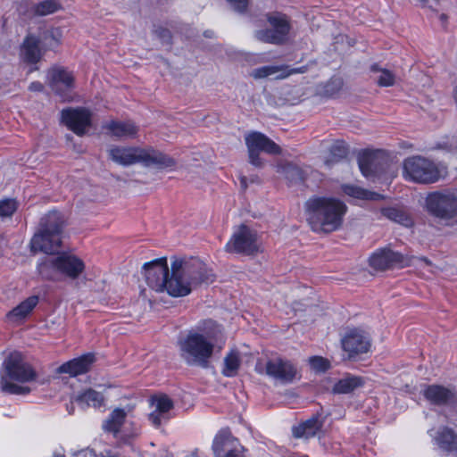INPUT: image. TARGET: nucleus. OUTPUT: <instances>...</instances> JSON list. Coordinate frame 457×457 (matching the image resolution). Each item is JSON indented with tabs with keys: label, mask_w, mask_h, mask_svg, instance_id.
<instances>
[{
	"label": "nucleus",
	"mask_w": 457,
	"mask_h": 457,
	"mask_svg": "<svg viewBox=\"0 0 457 457\" xmlns=\"http://www.w3.org/2000/svg\"><path fill=\"white\" fill-rule=\"evenodd\" d=\"M347 154L348 147L345 142L342 140H337L329 147V154L324 163L326 166L330 168L334 164L338 163L345 159Z\"/></svg>",
	"instance_id": "7c9ffc66"
},
{
	"label": "nucleus",
	"mask_w": 457,
	"mask_h": 457,
	"mask_svg": "<svg viewBox=\"0 0 457 457\" xmlns=\"http://www.w3.org/2000/svg\"><path fill=\"white\" fill-rule=\"evenodd\" d=\"M343 191L345 195L362 200H377L379 198V195L374 192H370L365 190L361 187L353 186V185H345L343 187Z\"/></svg>",
	"instance_id": "e433bc0d"
},
{
	"label": "nucleus",
	"mask_w": 457,
	"mask_h": 457,
	"mask_svg": "<svg viewBox=\"0 0 457 457\" xmlns=\"http://www.w3.org/2000/svg\"><path fill=\"white\" fill-rule=\"evenodd\" d=\"M65 226L66 220L60 212H48L40 219L38 231L31 239L32 248L49 254L57 252L61 247Z\"/></svg>",
	"instance_id": "20e7f679"
},
{
	"label": "nucleus",
	"mask_w": 457,
	"mask_h": 457,
	"mask_svg": "<svg viewBox=\"0 0 457 457\" xmlns=\"http://www.w3.org/2000/svg\"><path fill=\"white\" fill-rule=\"evenodd\" d=\"M403 173L406 179L420 184L434 183L440 178L436 165L421 156H412L404 160Z\"/></svg>",
	"instance_id": "6e6552de"
},
{
	"label": "nucleus",
	"mask_w": 457,
	"mask_h": 457,
	"mask_svg": "<svg viewBox=\"0 0 457 457\" xmlns=\"http://www.w3.org/2000/svg\"><path fill=\"white\" fill-rule=\"evenodd\" d=\"M233 10L238 13H245L248 7V0H227Z\"/></svg>",
	"instance_id": "49530a36"
},
{
	"label": "nucleus",
	"mask_w": 457,
	"mask_h": 457,
	"mask_svg": "<svg viewBox=\"0 0 457 457\" xmlns=\"http://www.w3.org/2000/svg\"><path fill=\"white\" fill-rule=\"evenodd\" d=\"M76 402L82 407L93 406L95 408H97L101 407L104 404V397L101 393L89 388L84 391L83 393L79 394L76 397Z\"/></svg>",
	"instance_id": "2f4dec72"
},
{
	"label": "nucleus",
	"mask_w": 457,
	"mask_h": 457,
	"mask_svg": "<svg viewBox=\"0 0 457 457\" xmlns=\"http://www.w3.org/2000/svg\"><path fill=\"white\" fill-rule=\"evenodd\" d=\"M103 129L108 130L109 134L112 137H134L138 132V128L135 125L134 122L128 121H118V120H111L104 125H103Z\"/></svg>",
	"instance_id": "393cba45"
},
{
	"label": "nucleus",
	"mask_w": 457,
	"mask_h": 457,
	"mask_svg": "<svg viewBox=\"0 0 457 457\" xmlns=\"http://www.w3.org/2000/svg\"><path fill=\"white\" fill-rule=\"evenodd\" d=\"M62 9V4L58 0H45L34 4L31 11L34 15L46 16Z\"/></svg>",
	"instance_id": "f704fd0d"
},
{
	"label": "nucleus",
	"mask_w": 457,
	"mask_h": 457,
	"mask_svg": "<svg viewBox=\"0 0 457 457\" xmlns=\"http://www.w3.org/2000/svg\"><path fill=\"white\" fill-rule=\"evenodd\" d=\"M288 69V66L281 65H268L253 69L251 71V76L256 79H265L270 76L277 74L278 71H284Z\"/></svg>",
	"instance_id": "ea45409f"
},
{
	"label": "nucleus",
	"mask_w": 457,
	"mask_h": 457,
	"mask_svg": "<svg viewBox=\"0 0 457 457\" xmlns=\"http://www.w3.org/2000/svg\"><path fill=\"white\" fill-rule=\"evenodd\" d=\"M37 374L26 361L21 353L13 351L3 361L0 370L1 390L10 395H24L30 392L29 386L13 383H28L36 380Z\"/></svg>",
	"instance_id": "7ed1b4c3"
},
{
	"label": "nucleus",
	"mask_w": 457,
	"mask_h": 457,
	"mask_svg": "<svg viewBox=\"0 0 457 457\" xmlns=\"http://www.w3.org/2000/svg\"><path fill=\"white\" fill-rule=\"evenodd\" d=\"M143 273L149 287L156 292L167 291L169 294L170 275L166 257L145 262L143 265Z\"/></svg>",
	"instance_id": "f8f14e48"
},
{
	"label": "nucleus",
	"mask_w": 457,
	"mask_h": 457,
	"mask_svg": "<svg viewBox=\"0 0 457 457\" xmlns=\"http://www.w3.org/2000/svg\"><path fill=\"white\" fill-rule=\"evenodd\" d=\"M240 367V360L237 353H230L224 358L222 374L225 377H234Z\"/></svg>",
	"instance_id": "58836bf2"
},
{
	"label": "nucleus",
	"mask_w": 457,
	"mask_h": 457,
	"mask_svg": "<svg viewBox=\"0 0 457 457\" xmlns=\"http://www.w3.org/2000/svg\"><path fill=\"white\" fill-rule=\"evenodd\" d=\"M343 87V80L340 78H332L324 86V95L328 97L336 96Z\"/></svg>",
	"instance_id": "a19ab883"
},
{
	"label": "nucleus",
	"mask_w": 457,
	"mask_h": 457,
	"mask_svg": "<svg viewBox=\"0 0 457 457\" xmlns=\"http://www.w3.org/2000/svg\"><path fill=\"white\" fill-rule=\"evenodd\" d=\"M212 450L214 457H246L245 447L228 428H222L216 434Z\"/></svg>",
	"instance_id": "2eb2a0df"
},
{
	"label": "nucleus",
	"mask_w": 457,
	"mask_h": 457,
	"mask_svg": "<svg viewBox=\"0 0 457 457\" xmlns=\"http://www.w3.org/2000/svg\"><path fill=\"white\" fill-rule=\"evenodd\" d=\"M421 394L433 405L445 406L450 404L455 396L454 391L442 385H423Z\"/></svg>",
	"instance_id": "412c9836"
},
{
	"label": "nucleus",
	"mask_w": 457,
	"mask_h": 457,
	"mask_svg": "<svg viewBox=\"0 0 457 457\" xmlns=\"http://www.w3.org/2000/svg\"><path fill=\"white\" fill-rule=\"evenodd\" d=\"M346 209L342 201L331 197L313 196L305 203L307 221L315 232L330 233L338 229Z\"/></svg>",
	"instance_id": "f03ea898"
},
{
	"label": "nucleus",
	"mask_w": 457,
	"mask_h": 457,
	"mask_svg": "<svg viewBox=\"0 0 457 457\" xmlns=\"http://www.w3.org/2000/svg\"><path fill=\"white\" fill-rule=\"evenodd\" d=\"M55 263L60 273L71 279H76L85 270V264L81 259L68 253H61L55 257Z\"/></svg>",
	"instance_id": "5701e85b"
},
{
	"label": "nucleus",
	"mask_w": 457,
	"mask_h": 457,
	"mask_svg": "<svg viewBox=\"0 0 457 457\" xmlns=\"http://www.w3.org/2000/svg\"><path fill=\"white\" fill-rule=\"evenodd\" d=\"M213 34H214V33H213V31H212V30H205V31L204 32V36L205 37H213Z\"/></svg>",
	"instance_id": "864d4df0"
},
{
	"label": "nucleus",
	"mask_w": 457,
	"mask_h": 457,
	"mask_svg": "<svg viewBox=\"0 0 457 457\" xmlns=\"http://www.w3.org/2000/svg\"><path fill=\"white\" fill-rule=\"evenodd\" d=\"M256 231L245 224H241L225 245V250L230 253L241 255H254L259 252Z\"/></svg>",
	"instance_id": "9b49d317"
},
{
	"label": "nucleus",
	"mask_w": 457,
	"mask_h": 457,
	"mask_svg": "<svg viewBox=\"0 0 457 457\" xmlns=\"http://www.w3.org/2000/svg\"><path fill=\"white\" fill-rule=\"evenodd\" d=\"M181 358L189 366L207 369L214 351V344L199 332L189 331L179 340Z\"/></svg>",
	"instance_id": "423d86ee"
},
{
	"label": "nucleus",
	"mask_w": 457,
	"mask_h": 457,
	"mask_svg": "<svg viewBox=\"0 0 457 457\" xmlns=\"http://www.w3.org/2000/svg\"><path fill=\"white\" fill-rule=\"evenodd\" d=\"M61 121L77 136L82 137L92 126V112L84 107L65 108L61 112Z\"/></svg>",
	"instance_id": "dca6fc26"
},
{
	"label": "nucleus",
	"mask_w": 457,
	"mask_h": 457,
	"mask_svg": "<svg viewBox=\"0 0 457 457\" xmlns=\"http://www.w3.org/2000/svg\"><path fill=\"white\" fill-rule=\"evenodd\" d=\"M40 38L29 34L25 37L21 45L20 58L24 63L30 65L29 72L39 69L37 64L42 60L46 52L44 47H40Z\"/></svg>",
	"instance_id": "6ab92c4d"
},
{
	"label": "nucleus",
	"mask_w": 457,
	"mask_h": 457,
	"mask_svg": "<svg viewBox=\"0 0 457 457\" xmlns=\"http://www.w3.org/2000/svg\"><path fill=\"white\" fill-rule=\"evenodd\" d=\"M341 344L349 358H353L370 350V337L364 330L354 328L346 331L341 339Z\"/></svg>",
	"instance_id": "a211bd4d"
},
{
	"label": "nucleus",
	"mask_w": 457,
	"mask_h": 457,
	"mask_svg": "<svg viewBox=\"0 0 457 457\" xmlns=\"http://www.w3.org/2000/svg\"><path fill=\"white\" fill-rule=\"evenodd\" d=\"M61 36L62 34L59 29H51L44 31L39 38L46 51L47 49H54L60 44Z\"/></svg>",
	"instance_id": "4c0bfd02"
},
{
	"label": "nucleus",
	"mask_w": 457,
	"mask_h": 457,
	"mask_svg": "<svg viewBox=\"0 0 457 457\" xmlns=\"http://www.w3.org/2000/svg\"><path fill=\"white\" fill-rule=\"evenodd\" d=\"M152 405L154 407L148 415L149 421L155 428H159L162 422L170 420L169 412L173 408L172 400L166 395H155L151 398Z\"/></svg>",
	"instance_id": "4be33fe9"
},
{
	"label": "nucleus",
	"mask_w": 457,
	"mask_h": 457,
	"mask_svg": "<svg viewBox=\"0 0 457 457\" xmlns=\"http://www.w3.org/2000/svg\"><path fill=\"white\" fill-rule=\"evenodd\" d=\"M309 362L311 367L318 372H325L330 367L329 361L320 356L311 357Z\"/></svg>",
	"instance_id": "37998d69"
},
{
	"label": "nucleus",
	"mask_w": 457,
	"mask_h": 457,
	"mask_svg": "<svg viewBox=\"0 0 457 457\" xmlns=\"http://www.w3.org/2000/svg\"><path fill=\"white\" fill-rule=\"evenodd\" d=\"M154 33L162 42V44H171L172 36L170 29L159 26L154 28Z\"/></svg>",
	"instance_id": "a18cd8bd"
},
{
	"label": "nucleus",
	"mask_w": 457,
	"mask_h": 457,
	"mask_svg": "<svg viewBox=\"0 0 457 457\" xmlns=\"http://www.w3.org/2000/svg\"><path fill=\"white\" fill-rule=\"evenodd\" d=\"M358 165L364 177L368 179L373 178L377 172V154L368 150L363 151L358 156Z\"/></svg>",
	"instance_id": "c85d7f7f"
},
{
	"label": "nucleus",
	"mask_w": 457,
	"mask_h": 457,
	"mask_svg": "<svg viewBox=\"0 0 457 457\" xmlns=\"http://www.w3.org/2000/svg\"><path fill=\"white\" fill-rule=\"evenodd\" d=\"M371 268L376 270L384 271L395 268L402 269L411 265V258L390 247H384L374 252L369 259Z\"/></svg>",
	"instance_id": "4468645a"
},
{
	"label": "nucleus",
	"mask_w": 457,
	"mask_h": 457,
	"mask_svg": "<svg viewBox=\"0 0 457 457\" xmlns=\"http://www.w3.org/2000/svg\"><path fill=\"white\" fill-rule=\"evenodd\" d=\"M325 419L319 413L313 414L310 419L293 427L292 433L295 438L313 437L321 430Z\"/></svg>",
	"instance_id": "b1692460"
},
{
	"label": "nucleus",
	"mask_w": 457,
	"mask_h": 457,
	"mask_svg": "<svg viewBox=\"0 0 457 457\" xmlns=\"http://www.w3.org/2000/svg\"><path fill=\"white\" fill-rule=\"evenodd\" d=\"M384 69L380 68L378 63H374L370 67V71L373 72H382Z\"/></svg>",
	"instance_id": "8fccbe9b"
},
{
	"label": "nucleus",
	"mask_w": 457,
	"mask_h": 457,
	"mask_svg": "<svg viewBox=\"0 0 457 457\" xmlns=\"http://www.w3.org/2000/svg\"><path fill=\"white\" fill-rule=\"evenodd\" d=\"M428 212L441 220L457 217V191L443 189L429 193L426 197Z\"/></svg>",
	"instance_id": "0eeeda50"
},
{
	"label": "nucleus",
	"mask_w": 457,
	"mask_h": 457,
	"mask_svg": "<svg viewBox=\"0 0 457 457\" xmlns=\"http://www.w3.org/2000/svg\"><path fill=\"white\" fill-rule=\"evenodd\" d=\"M381 212L386 218L406 228H410L413 225L411 217L403 210L395 207H387L383 208Z\"/></svg>",
	"instance_id": "72a5a7b5"
},
{
	"label": "nucleus",
	"mask_w": 457,
	"mask_h": 457,
	"mask_svg": "<svg viewBox=\"0 0 457 457\" xmlns=\"http://www.w3.org/2000/svg\"><path fill=\"white\" fill-rule=\"evenodd\" d=\"M37 271L43 279L56 280L59 271L55 263V257L46 258L45 261L41 262L37 265Z\"/></svg>",
	"instance_id": "c9c22d12"
},
{
	"label": "nucleus",
	"mask_w": 457,
	"mask_h": 457,
	"mask_svg": "<svg viewBox=\"0 0 457 457\" xmlns=\"http://www.w3.org/2000/svg\"><path fill=\"white\" fill-rule=\"evenodd\" d=\"M420 260L423 261L428 265L431 264V262L427 257H421Z\"/></svg>",
	"instance_id": "6e6d98bb"
},
{
	"label": "nucleus",
	"mask_w": 457,
	"mask_h": 457,
	"mask_svg": "<svg viewBox=\"0 0 457 457\" xmlns=\"http://www.w3.org/2000/svg\"><path fill=\"white\" fill-rule=\"evenodd\" d=\"M38 302L39 297L37 295L28 297L7 313V319L13 322L24 320L37 305Z\"/></svg>",
	"instance_id": "a878e982"
},
{
	"label": "nucleus",
	"mask_w": 457,
	"mask_h": 457,
	"mask_svg": "<svg viewBox=\"0 0 457 457\" xmlns=\"http://www.w3.org/2000/svg\"><path fill=\"white\" fill-rule=\"evenodd\" d=\"M215 278L212 270L197 258H174L170 265L169 295L172 297L186 296L197 286L212 283Z\"/></svg>",
	"instance_id": "f257e3e1"
},
{
	"label": "nucleus",
	"mask_w": 457,
	"mask_h": 457,
	"mask_svg": "<svg viewBox=\"0 0 457 457\" xmlns=\"http://www.w3.org/2000/svg\"><path fill=\"white\" fill-rule=\"evenodd\" d=\"M109 156L113 162L123 166L141 162L145 167L155 166L163 169L175 165L173 158L154 149L115 146L109 150Z\"/></svg>",
	"instance_id": "39448f33"
},
{
	"label": "nucleus",
	"mask_w": 457,
	"mask_h": 457,
	"mask_svg": "<svg viewBox=\"0 0 457 457\" xmlns=\"http://www.w3.org/2000/svg\"><path fill=\"white\" fill-rule=\"evenodd\" d=\"M240 184L244 190L247 187V178L245 176L240 177Z\"/></svg>",
	"instance_id": "3c124183"
},
{
	"label": "nucleus",
	"mask_w": 457,
	"mask_h": 457,
	"mask_svg": "<svg viewBox=\"0 0 457 457\" xmlns=\"http://www.w3.org/2000/svg\"><path fill=\"white\" fill-rule=\"evenodd\" d=\"M255 370L283 384L292 383L298 377L296 365L292 361L281 357L270 359L265 365L258 361Z\"/></svg>",
	"instance_id": "9d476101"
},
{
	"label": "nucleus",
	"mask_w": 457,
	"mask_h": 457,
	"mask_svg": "<svg viewBox=\"0 0 457 457\" xmlns=\"http://www.w3.org/2000/svg\"><path fill=\"white\" fill-rule=\"evenodd\" d=\"M87 455H89V457H92L91 453H87L86 451H80L76 453L75 457H87Z\"/></svg>",
	"instance_id": "603ef678"
},
{
	"label": "nucleus",
	"mask_w": 457,
	"mask_h": 457,
	"mask_svg": "<svg viewBox=\"0 0 457 457\" xmlns=\"http://www.w3.org/2000/svg\"><path fill=\"white\" fill-rule=\"evenodd\" d=\"M48 85L62 101H71V92L74 87V77L71 72L62 67L50 69L48 71Z\"/></svg>",
	"instance_id": "f3484780"
},
{
	"label": "nucleus",
	"mask_w": 457,
	"mask_h": 457,
	"mask_svg": "<svg viewBox=\"0 0 457 457\" xmlns=\"http://www.w3.org/2000/svg\"><path fill=\"white\" fill-rule=\"evenodd\" d=\"M127 412L121 408L114 409L103 423V429L104 432L111 433L114 436L120 431V428L125 422Z\"/></svg>",
	"instance_id": "cd10ccee"
},
{
	"label": "nucleus",
	"mask_w": 457,
	"mask_h": 457,
	"mask_svg": "<svg viewBox=\"0 0 457 457\" xmlns=\"http://www.w3.org/2000/svg\"><path fill=\"white\" fill-rule=\"evenodd\" d=\"M435 441L439 448L447 453L457 450V435L447 427L438 429Z\"/></svg>",
	"instance_id": "bb28decb"
},
{
	"label": "nucleus",
	"mask_w": 457,
	"mask_h": 457,
	"mask_svg": "<svg viewBox=\"0 0 457 457\" xmlns=\"http://www.w3.org/2000/svg\"><path fill=\"white\" fill-rule=\"evenodd\" d=\"M266 20L270 29L255 31V38L263 43L273 45L284 44L291 29L287 16L278 12H273L266 14Z\"/></svg>",
	"instance_id": "1a4fd4ad"
},
{
	"label": "nucleus",
	"mask_w": 457,
	"mask_h": 457,
	"mask_svg": "<svg viewBox=\"0 0 457 457\" xmlns=\"http://www.w3.org/2000/svg\"><path fill=\"white\" fill-rule=\"evenodd\" d=\"M440 20H441V21H442V22H445V21H446V20H447V15H446V14H445V13H442V14L440 15Z\"/></svg>",
	"instance_id": "5fc2aeb1"
},
{
	"label": "nucleus",
	"mask_w": 457,
	"mask_h": 457,
	"mask_svg": "<svg viewBox=\"0 0 457 457\" xmlns=\"http://www.w3.org/2000/svg\"><path fill=\"white\" fill-rule=\"evenodd\" d=\"M306 71H307V67L306 66H302V67H299V68L291 69L290 71H287L285 73H282V74H279V75L276 76V79H285V78H287V76H289L291 74L304 73Z\"/></svg>",
	"instance_id": "de8ad7c7"
},
{
	"label": "nucleus",
	"mask_w": 457,
	"mask_h": 457,
	"mask_svg": "<svg viewBox=\"0 0 457 457\" xmlns=\"http://www.w3.org/2000/svg\"><path fill=\"white\" fill-rule=\"evenodd\" d=\"M280 172L290 184H300L305 180L304 171L296 164L286 162L280 166Z\"/></svg>",
	"instance_id": "473e14b6"
},
{
	"label": "nucleus",
	"mask_w": 457,
	"mask_h": 457,
	"mask_svg": "<svg viewBox=\"0 0 457 457\" xmlns=\"http://www.w3.org/2000/svg\"><path fill=\"white\" fill-rule=\"evenodd\" d=\"M95 361V354L87 353L62 363L56 369L55 372L57 374H68L70 377L74 378L88 372Z\"/></svg>",
	"instance_id": "aec40b11"
},
{
	"label": "nucleus",
	"mask_w": 457,
	"mask_h": 457,
	"mask_svg": "<svg viewBox=\"0 0 457 457\" xmlns=\"http://www.w3.org/2000/svg\"><path fill=\"white\" fill-rule=\"evenodd\" d=\"M29 90L31 92H42L44 90V85L39 81H33L29 84Z\"/></svg>",
	"instance_id": "09e8293b"
},
{
	"label": "nucleus",
	"mask_w": 457,
	"mask_h": 457,
	"mask_svg": "<svg viewBox=\"0 0 457 457\" xmlns=\"http://www.w3.org/2000/svg\"><path fill=\"white\" fill-rule=\"evenodd\" d=\"M245 145L248 150L249 162L255 167H262L260 158L262 151L270 154H279L281 148L274 141L261 132L253 131L245 137Z\"/></svg>",
	"instance_id": "ddd939ff"
},
{
	"label": "nucleus",
	"mask_w": 457,
	"mask_h": 457,
	"mask_svg": "<svg viewBox=\"0 0 457 457\" xmlns=\"http://www.w3.org/2000/svg\"><path fill=\"white\" fill-rule=\"evenodd\" d=\"M363 385L364 379L361 377L347 375L334 385L332 392L339 395L350 394Z\"/></svg>",
	"instance_id": "c756f323"
},
{
	"label": "nucleus",
	"mask_w": 457,
	"mask_h": 457,
	"mask_svg": "<svg viewBox=\"0 0 457 457\" xmlns=\"http://www.w3.org/2000/svg\"><path fill=\"white\" fill-rule=\"evenodd\" d=\"M395 77L390 71L385 69L377 79L379 87H391L395 84Z\"/></svg>",
	"instance_id": "c03bdc74"
},
{
	"label": "nucleus",
	"mask_w": 457,
	"mask_h": 457,
	"mask_svg": "<svg viewBox=\"0 0 457 457\" xmlns=\"http://www.w3.org/2000/svg\"><path fill=\"white\" fill-rule=\"evenodd\" d=\"M18 208V203L14 199H4L0 201V217L12 216Z\"/></svg>",
	"instance_id": "79ce46f5"
}]
</instances>
